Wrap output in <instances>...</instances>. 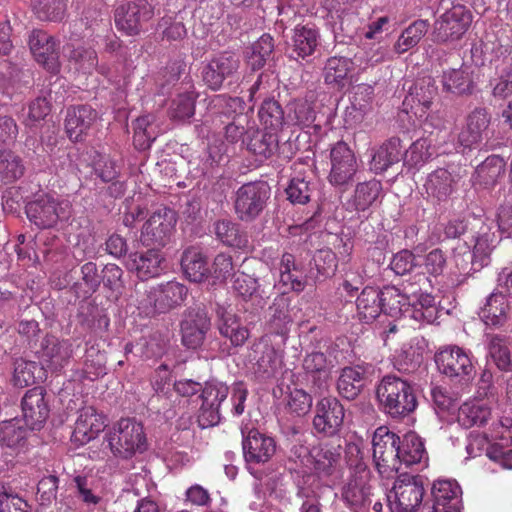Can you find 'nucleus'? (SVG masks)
<instances>
[{
  "label": "nucleus",
  "mask_w": 512,
  "mask_h": 512,
  "mask_svg": "<svg viewBox=\"0 0 512 512\" xmlns=\"http://www.w3.org/2000/svg\"><path fill=\"white\" fill-rule=\"evenodd\" d=\"M375 393L380 409L392 419L402 420L414 413L418 406L414 387L396 375L384 376Z\"/></svg>",
  "instance_id": "obj_1"
},
{
  "label": "nucleus",
  "mask_w": 512,
  "mask_h": 512,
  "mask_svg": "<svg viewBox=\"0 0 512 512\" xmlns=\"http://www.w3.org/2000/svg\"><path fill=\"white\" fill-rule=\"evenodd\" d=\"M104 439L112 454L122 459L143 453L148 447L144 427L134 418H121L106 432Z\"/></svg>",
  "instance_id": "obj_2"
},
{
  "label": "nucleus",
  "mask_w": 512,
  "mask_h": 512,
  "mask_svg": "<svg viewBox=\"0 0 512 512\" xmlns=\"http://www.w3.org/2000/svg\"><path fill=\"white\" fill-rule=\"evenodd\" d=\"M472 353L457 345L440 347L435 353V363L439 372L454 383L468 385L475 377L476 370Z\"/></svg>",
  "instance_id": "obj_3"
},
{
  "label": "nucleus",
  "mask_w": 512,
  "mask_h": 512,
  "mask_svg": "<svg viewBox=\"0 0 512 512\" xmlns=\"http://www.w3.org/2000/svg\"><path fill=\"white\" fill-rule=\"evenodd\" d=\"M399 436L386 426L378 427L372 437L373 461L380 475L389 478L400 469Z\"/></svg>",
  "instance_id": "obj_4"
},
{
  "label": "nucleus",
  "mask_w": 512,
  "mask_h": 512,
  "mask_svg": "<svg viewBox=\"0 0 512 512\" xmlns=\"http://www.w3.org/2000/svg\"><path fill=\"white\" fill-rule=\"evenodd\" d=\"M270 198V188L266 182L256 181L240 186L234 196V212L242 222L257 219Z\"/></svg>",
  "instance_id": "obj_5"
},
{
  "label": "nucleus",
  "mask_w": 512,
  "mask_h": 512,
  "mask_svg": "<svg viewBox=\"0 0 512 512\" xmlns=\"http://www.w3.org/2000/svg\"><path fill=\"white\" fill-rule=\"evenodd\" d=\"M424 487L419 476L402 474L388 494L391 512H415L422 504Z\"/></svg>",
  "instance_id": "obj_6"
},
{
  "label": "nucleus",
  "mask_w": 512,
  "mask_h": 512,
  "mask_svg": "<svg viewBox=\"0 0 512 512\" xmlns=\"http://www.w3.org/2000/svg\"><path fill=\"white\" fill-rule=\"evenodd\" d=\"M101 273L95 262L88 261L80 266L79 273L71 269L56 283L59 289L69 288L76 299L86 300L96 293L101 285Z\"/></svg>",
  "instance_id": "obj_7"
},
{
  "label": "nucleus",
  "mask_w": 512,
  "mask_h": 512,
  "mask_svg": "<svg viewBox=\"0 0 512 512\" xmlns=\"http://www.w3.org/2000/svg\"><path fill=\"white\" fill-rule=\"evenodd\" d=\"M69 205L54 197L43 194L26 205V215L30 222L40 229L54 227L59 220L69 217Z\"/></svg>",
  "instance_id": "obj_8"
},
{
  "label": "nucleus",
  "mask_w": 512,
  "mask_h": 512,
  "mask_svg": "<svg viewBox=\"0 0 512 512\" xmlns=\"http://www.w3.org/2000/svg\"><path fill=\"white\" fill-rule=\"evenodd\" d=\"M437 93L438 88L431 77L418 80L403 100L404 110L407 113H413L419 118L426 116V120L430 121L431 125L436 128H442L444 123L441 119H438V123H434V114H427Z\"/></svg>",
  "instance_id": "obj_9"
},
{
  "label": "nucleus",
  "mask_w": 512,
  "mask_h": 512,
  "mask_svg": "<svg viewBox=\"0 0 512 512\" xmlns=\"http://www.w3.org/2000/svg\"><path fill=\"white\" fill-rule=\"evenodd\" d=\"M471 20V14L465 6H453L435 21L432 40L447 43L460 39L468 30Z\"/></svg>",
  "instance_id": "obj_10"
},
{
  "label": "nucleus",
  "mask_w": 512,
  "mask_h": 512,
  "mask_svg": "<svg viewBox=\"0 0 512 512\" xmlns=\"http://www.w3.org/2000/svg\"><path fill=\"white\" fill-rule=\"evenodd\" d=\"M371 473L367 466L351 472L341 489L342 500L354 512H363L371 503Z\"/></svg>",
  "instance_id": "obj_11"
},
{
  "label": "nucleus",
  "mask_w": 512,
  "mask_h": 512,
  "mask_svg": "<svg viewBox=\"0 0 512 512\" xmlns=\"http://www.w3.org/2000/svg\"><path fill=\"white\" fill-rule=\"evenodd\" d=\"M154 16V8L147 0H134L115 10V25L129 36L138 35L143 26Z\"/></svg>",
  "instance_id": "obj_12"
},
{
  "label": "nucleus",
  "mask_w": 512,
  "mask_h": 512,
  "mask_svg": "<svg viewBox=\"0 0 512 512\" xmlns=\"http://www.w3.org/2000/svg\"><path fill=\"white\" fill-rule=\"evenodd\" d=\"M177 222L176 213L167 207L157 209L143 225L140 240L145 246H165Z\"/></svg>",
  "instance_id": "obj_13"
},
{
  "label": "nucleus",
  "mask_w": 512,
  "mask_h": 512,
  "mask_svg": "<svg viewBox=\"0 0 512 512\" xmlns=\"http://www.w3.org/2000/svg\"><path fill=\"white\" fill-rule=\"evenodd\" d=\"M330 161L329 182L335 187L349 185L358 170L354 152L345 142H337L331 149Z\"/></svg>",
  "instance_id": "obj_14"
},
{
  "label": "nucleus",
  "mask_w": 512,
  "mask_h": 512,
  "mask_svg": "<svg viewBox=\"0 0 512 512\" xmlns=\"http://www.w3.org/2000/svg\"><path fill=\"white\" fill-rule=\"evenodd\" d=\"M345 409L335 397H324L317 402L313 427L317 433L324 436H334L342 428Z\"/></svg>",
  "instance_id": "obj_15"
},
{
  "label": "nucleus",
  "mask_w": 512,
  "mask_h": 512,
  "mask_svg": "<svg viewBox=\"0 0 512 512\" xmlns=\"http://www.w3.org/2000/svg\"><path fill=\"white\" fill-rule=\"evenodd\" d=\"M58 46L56 39L43 30H33L29 36V47L35 60L53 74L60 70Z\"/></svg>",
  "instance_id": "obj_16"
},
{
  "label": "nucleus",
  "mask_w": 512,
  "mask_h": 512,
  "mask_svg": "<svg viewBox=\"0 0 512 512\" xmlns=\"http://www.w3.org/2000/svg\"><path fill=\"white\" fill-rule=\"evenodd\" d=\"M239 66L240 61L234 54L220 53L203 67L202 80L209 89L218 91L225 79L232 77L238 71Z\"/></svg>",
  "instance_id": "obj_17"
},
{
  "label": "nucleus",
  "mask_w": 512,
  "mask_h": 512,
  "mask_svg": "<svg viewBox=\"0 0 512 512\" xmlns=\"http://www.w3.org/2000/svg\"><path fill=\"white\" fill-rule=\"evenodd\" d=\"M188 293L187 287L177 281H168L151 287L147 292V302L155 312L165 313L180 306Z\"/></svg>",
  "instance_id": "obj_18"
},
{
  "label": "nucleus",
  "mask_w": 512,
  "mask_h": 512,
  "mask_svg": "<svg viewBox=\"0 0 512 512\" xmlns=\"http://www.w3.org/2000/svg\"><path fill=\"white\" fill-rule=\"evenodd\" d=\"M460 177L445 168H438L428 174L424 183L426 198L433 204L447 202L457 191Z\"/></svg>",
  "instance_id": "obj_19"
},
{
  "label": "nucleus",
  "mask_w": 512,
  "mask_h": 512,
  "mask_svg": "<svg viewBox=\"0 0 512 512\" xmlns=\"http://www.w3.org/2000/svg\"><path fill=\"white\" fill-rule=\"evenodd\" d=\"M210 318L201 308H191L181 322L182 343L189 349L200 347L210 329Z\"/></svg>",
  "instance_id": "obj_20"
},
{
  "label": "nucleus",
  "mask_w": 512,
  "mask_h": 512,
  "mask_svg": "<svg viewBox=\"0 0 512 512\" xmlns=\"http://www.w3.org/2000/svg\"><path fill=\"white\" fill-rule=\"evenodd\" d=\"M243 455L247 463L263 464L268 462L276 451L274 438L251 429L242 440Z\"/></svg>",
  "instance_id": "obj_21"
},
{
  "label": "nucleus",
  "mask_w": 512,
  "mask_h": 512,
  "mask_svg": "<svg viewBox=\"0 0 512 512\" xmlns=\"http://www.w3.org/2000/svg\"><path fill=\"white\" fill-rule=\"evenodd\" d=\"M107 426L106 416L94 407L87 406L80 410L72 433V440L85 445L95 439Z\"/></svg>",
  "instance_id": "obj_22"
},
{
  "label": "nucleus",
  "mask_w": 512,
  "mask_h": 512,
  "mask_svg": "<svg viewBox=\"0 0 512 512\" xmlns=\"http://www.w3.org/2000/svg\"><path fill=\"white\" fill-rule=\"evenodd\" d=\"M491 115L484 107H476L466 117V126L458 135V143L464 148H476L487 135Z\"/></svg>",
  "instance_id": "obj_23"
},
{
  "label": "nucleus",
  "mask_w": 512,
  "mask_h": 512,
  "mask_svg": "<svg viewBox=\"0 0 512 512\" xmlns=\"http://www.w3.org/2000/svg\"><path fill=\"white\" fill-rule=\"evenodd\" d=\"M45 389L36 386L29 389L22 398L23 420L30 430L39 429L49 415V406L45 400Z\"/></svg>",
  "instance_id": "obj_24"
},
{
  "label": "nucleus",
  "mask_w": 512,
  "mask_h": 512,
  "mask_svg": "<svg viewBox=\"0 0 512 512\" xmlns=\"http://www.w3.org/2000/svg\"><path fill=\"white\" fill-rule=\"evenodd\" d=\"M73 356V345L68 339L47 335L41 343L40 358L52 370L65 367Z\"/></svg>",
  "instance_id": "obj_25"
},
{
  "label": "nucleus",
  "mask_w": 512,
  "mask_h": 512,
  "mask_svg": "<svg viewBox=\"0 0 512 512\" xmlns=\"http://www.w3.org/2000/svg\"><path fill=\"white\" fill-rule=\"evenodd\" d=\"M96 119L97 112L89 105L69 107L65 118V130L69 139L79 141Z\"/></svg>",
  "instance_id": "obj_26"
},
{
  "label": "nucleus",
  "mask_w": 512,
  "mask_h": 512,
  "mask_svg": "<svg viewBox=\"0 0 512 512\" xmlns=\"http://www.w3.org/2000/svg\"><path fill=\"white\" fill-rule=\"evenodd\" d=\"M320 45L319 28L312 23L298 24L293 29L291 50L296 58L306 59L312 56Z\"/></svg>",
  "instance_id": "obj_27"
},
{
  "label": "nucleus",
  "mask_w": 512,
  "mask_h": 512,
  "mask_svg": "<svg viewBox=\"0 0 512 512\" xmlns=\"http://www.w3.org/2000/svg\"><path fill=\"white\" fill-rule=\"evenodd\" d=\"M369 369V365H355L343 368L337 380L339 394L347 400L356 399L365 386Z\"/></svg>",
  "instance_id": "obj_28"
},
{
  "label": "nucleus",
  "mask_w": 512,
  "mask_h": 512,
  "mask_svg": "<svg viewBox=\"0 0 512 512\" xmlns=\"http://www.w3.org/2000/svg\"><path fill=\"white\" fill-rule=\"evenodd\" d=\"M342 454L341 445L323 443L312 448L311 471L319 476H330L340 462Z\"/></svg>",
  "instance_id": "obj_29"
},
{
  "label": "nucleus",
  "mask_w": 512,
  "mask_h": 512,
  "mask_svg": "<svg viewBox=\"0 0 512 512\" xmlns=\"http://www.w3.org/2000/svg\"><path fill=\"white\" fill-rule=\"evenodd\" d=\"M441 83L445 92L459 96L470 95L475 88L473 69L471 66L463 64L457 69L445 70Z\"/></svg>",
  "instance_id": "obj_30"
},
{
  "label": "nucleus",
  "mask_w": 512,
  "mask_h": 512,
  "mask_svg": "<svg viewBox=\"0 0 512 512\" xmlns=\"http://www.w3.org/2000/svg\"><path fill=\"white\" fill-rule=\"evenodd\" d=\"M353 68L354 63L349 57H329L323 68L325 84L338 90L343 89L349 83V75Z\"/></svg>",
  "instance_id": "obj_31"
},
{
  "label": "nucleus",
  "mask_w": 512,
  "mask_h": 512,
  "mask_svg": "<svg viewBox=\"0 0 512 512\" xmlns=\"http://www.w3.org/2000/svg\"><path fill=\"white\" fill-rule=\"evenodd\" d=\"M164 258L156 249H149L144 253L129 255L128 267L134 269L141 279L157 277L164 270Z\"/></svg>",
  "instance_id": "obj_32"
},
{
  "label": "nucleus",
  "mask_w": 512,
  "mask_h": 512,
  "mask_svg": "<svg viewBox=\"0 0 512 512\" xmlns=\"http://www.w3.org/2000/svg\"><path fill=\"white\" fill-rule=\"evenodd\" d=\"M432 494L436 509H441L442 512H460L461 488L456 481H436L432 487Z\"/></svg>",
  "instance_id": "obj_33"
},
{
  "label": "nucleus",
  "mask_w": 512,
  "mask_h": 512,
  "mask_svg": "<svg viewBox=\"0 0 512 512\" xmlns=\"http://www.w3.org/2000/svg\"><path fill=\"white\" fill-rule=\"evenodd\" d=\"M509 310L510 305L506 296L500 292H493L487 297L479 315L486 325L499 328L508 321Z\"/></svg>",
  "instance_id": "obj_34"
},
{
  "label": "nucleus",
  "mask_w": 512,
  "mask_h": 512,
  "mask_svg": "<svg viewBox=\"0 0 512 512\" xmlns=\"http://www.w3.org/2000/svg\"><path fill=\"white\" fill-rule=\"evenodd\" d=\"M512 419L509 417L498 418L494 420L488 430L481 436H475L470 440L469 447L473 449L477 446L481 449L483 446L487 447L493 443L500 445H509L511 442V428Z\"/></svg>",
  "instance_id": "obj_35"
},
{
  "label": "nucleus",
  "mask_w": 512,
  "mask_h": 512,
  "mask_svg": "<svg viewBox=\"0 0 512 512\" xmlns=\"http://www.w3.org/2000/svg\"><path fill=\"white\" fill-rule=\"evenodd\" d=\"M357 315L365 323L374 321L382 312L380 289L366 286L356 299Z\"/></svg>",
  "instance_id": "obj_36"
},
{
  "label": "nucleus",
  "mask_w": 512,
  "mask_h": 512,
  "mask_svg": "<svg viewBox=\"0 0 512 512\" xmlns=\"http://www.w3.org/2000/svg\"><path fill=\"white\" fill-rule=\"evenodd\" d=\"M402 158V147L399 138H390L373 154L370 168L376 174L385 172L389 167L398 163Z\"/></svg>",
  "instance_id": "obj_37"
},
{
  "label": "nucleus",
  "mask_w": 512,
  "mask_h": 512,
  "mask_svg": "<svg viewBox=\"0 0 512 512\" xmlns=\"http://www.w3.org/2000/svg\"><path fill=\"white\" fill-rule=\"evenodd\" d=\"M181 267L190 281L202 282L210 269L204 254L196 247H188L181 257Z\"/></svg>",
  "instance_id": "obj_38"
},
{
  "label": "nucleus",
  "mask_w": 512,
  "mask_h": 512,
  "mask_svg": "<svg viewBox=\"0 0 512 512\" xmlns=\"http://www.w3.org/2000/svg\"><path fill=\"white\" fill-rule=\"evenodd\" d=\"M45 378L46 372L41 364L23 358L15 360L12 378L15 386L24 388L43 381Z\"/></svg>",
  "instance_id": "obj_39"
},
{
  "label": "nucleus",
  "mask_w": 512,
  "mask_h": 512,
  "mask_svg": "<svg viewBox=\"0 0 512 512\" xmlns=\"http://www.w3.org/2000/svg\"><path fill=\"white\" fill-rule=\"evenodd\" d=\"M490 418V406L480 401L465 402L458 409L457 421L464 428L483 426Z\"/></svg>",
  "instance_id": "obj_40"
},
{
  "label": "nucleus",
  "mask_w": 512,
  "mask_h": 512,
  "mask_svg": "<svg viewBox=\"0 0 512 512\" xmlns=\"http://www.w3.org/2000/svg\"><path fill=\"white\" fill-rule=\"evenodd\" d=\"M400 466L419 464L426 457V450L422 439L415 433H407L403 439L399 437Z\"/></svg>",
  "instance_id": "obj_41"
},
{
  "label": "nucleus",
  "mask_w": 512,
  "mask_h": 512,
  "mask_svg": "<svg viewBox=\"0 0 512 512\" xmlns=\"http://www.w3.org/2000/svg\"><path fill=\"white\" fill-rule=\"evenodd\" d=\"M428 20L418 19L406 27L394 44V51L403 54L419 44L429 29Z\"/></svg>",
  "instance_id": "obj_42"
},
{
  "label": "nucleus",
  "mask_w": 512,
  "mask_h": 512,
  "mask_svg": "<svg viewBox=\"0 0 512 512\" xmlns=\"http://www.w3.org/2000/svg\"><path fill=\"white\" fill-rule=\"evenodd\" d=\"M25 172L23 159L9 149L0 150V182L12 184L20 179Z\"/></svg>",
  "instance_id": "obj_43"
},
{
  "label": "nucleus",
  "mask_w": 512,
  "mask_h": 512,
  "mask_svg": "<svg viewBox=\"0 0 512 512\" xmlns=\"http://www.w3.org/2000/svg\"><path fill=\"white\" fill-rule=\"evenodd\" d=\"M383 313L398 318L409 317V302H406L401 289L396 286H385L380 290Z\"/></svg>",
  "instance_id": "obj_44"
},
{
  "label": "nucleus",
  "mask_w": 512,
  "mask_h": 512,
  "mask_svg": "<svg viewBox=\"0 0 512 512\" xmlns=\"http://www.w3.org/2000/svg\"><path fill=\"white\" fill-rule=\"evenodd\" d=\"M214 233L219 241L229 247L244 248L248 244L246 233L240 231L237 223L228 219L216 221Z\"/></svg>",
  "instance_id": "obj_45"
},
{
  "label": "nucleus",
  "mask_w": 512,
  "mask_h": 512,
  "mask_svg": "<svg viewBox=\"0 0 512 512\" xmlns=\"http://www.w3.org/2000/svg\"><path fill=\"white\" fill-rule=\"evenodd\" d=\"M496 236L489 231L488 227H482L479 235L476 237L473 252H467V256L471 259L473 265L478 264L484 267L489 264L490 255L495 248Z\"/></svg>",
  "instance_id": "obj_46"
},
{
  "label": "nucleus",
  "mask_w": 512,
  "mask_h": 512,
  "mask_svg": "<svg viewBox=\"0 0 512 512\" xmlns=\"http://www.w3.org/2000/svg\"><path fill=\"white\" fill-rule=\"evenodd\" d=\"M258 116L265 130L276 134L286 124L285 113L279 102L274 99H265L263 101Z\"/></svg>",
  "instance_id": "obj_47"
},
{
  "label": "nucleus",
  "mask_w": 512,
  "mask_h": 512,
  "mask_svg": "<svg viewBox=\"0 0 512 512\" xmlns=\"http://www.w3.org/2000/svg\"><path fill=\"white\" fill-rule=\"evenodd\" d=\"M282 364V357L278 351L272 345H265L255 364L254 373L258 379L268 380L278 373Z\"/></svg>",
  "instance_id": "obj_48"
},
{
  "label": "nucleus",
  "mask_w": 512,
  "mask_h": 512,
  "mask_svg": "<svg viewBox=\"0 0 512 512\" xmlns=\"http://www.w3.org/2000/svg\"><path fill=\"white\" fill-rule=\"evenodd\" d=\"M29 427L20 419L0 423V444L9 448L22 447L27 439Z\"/></svg>",
  "instance_id": "obj_49"
},
{
  "label": "nucleus",
  "mask_w": 512,
  "mask_h": 512,
  "mask_svg": "<svg viewBox=\"0 0 512 512\" xmlns=\"http://www.w3.org/2000/svg\"><path fill=\"white\" fill-rule=\"evenodd\" d=\"M488 353L497 368L501 371L512 369L511 352L505 336L493 334L487 336Z\"/></svg>",
  "instance_id": "obj_50"
},
{
  "label": "nucleus",
  "mask_w": 512,
  "mask_h": 512,
  "mask_svg": "<svg viewBox=\"0 0 512 512\" xmlns=\"http://www.w3.org/2000/svg\"><path fill=\"white\" fill-rule=\"evenodd\" d=\"M278 148V135L274 132L255 131L247 143V149L261 159H268Z\"/></svg>",
  "instance_id": "obj_51"
},
{
  "label": "nucleus",
  "mask_w": 512,
  "mask_h": 512,
  "mask_svg": "<svg viewBox=\"0 0 512 512\" xmlns=\"http://www.w3.org/2000/svg\"><path fill=\"white\" fill-rule=\"evenodd\" d=\"M382 191L380 181L372 179L356 185L352 206L356 211L367 210L379 197Z\"/></svg>",
  "instance_id": "obj_52"
},
{
  "label": "nucleus",
  "mask_w": 512,
  "mask_h": 512,
  "mask_svg": "<svg viewBox=\"0 0 512 512\" xmlns=\"http://www.w3.org/2000/svg\"><path fill=\"white\" fill-rule=\"evenodd\" d=\"M198 93L190 86V90L179 93L171 102L169 115L175 120L190 119L195 114Z\"/></svg>",
  "instance_id": "obj_53"
},
{
  "label": "nucleus",
  "mask_w": 512,
  "mask_h": 512,
  "mask_svg": "<svg viewBox=\"0 0 512 512\" xmlns=\"http://www.w3.org/2000/svg\"><path fill=\"white\" fill-rule=\"evenodd\" d=\"M437 312L434 296L426 292L413 303H409V317L419 323H432Z\"/></svg>",
  "instance_id": "obj_54"
},
{
  "label": "nucleus",
  "mask_w": 512,
  "mask_h": 512,
  "mask_svg": "<svg viewBox=\"0 0 512 512\" xmlns=\"http://www.w3.org/2000/svg\"><path fill=\"white\" fill-rule=\"evenodd\" d=\"M316 114L307 100H294L288 105L286 124L299 127H308L315 120Z\"/></svg>",
  "instance_id": "obj_55"
},
{
  "label": "nucleus",
  "mask_w": 512,
  "mask_h": 512,
  "mask_svg": "<svg viewBox=\"0 0 512 512\" xmlns=\"http://www.w3.org/2000/svg\"><path fill=\"white\" fill-rule=\"evenodd\" d=\"M67 57L75 69L84 74H91L98 66V56L92 48L84 46L73 47Z\"/></svg>",
  "instance_id": "obj_56"
},
{
  "label": "nucleus",
  "mask_w": 512,
  "mask_h": 512,
  "mask_svg": "<svg viewBox=\"0 0 512 512\" xmlns=\"http://www.w3.org/2000/svg\"><path fill=\"white\" fill-rule=\"evenodd\" d=\"M315 190V184L305 177H293L286 188L287 199L293 204L308 203Z\"/></svg>",
  "instance_id": "obj_57"
},
{
  "label": "nucleus",
  "mask_w": 512,
  "mask_h": 512,
  "mask_svg": "<svg viewBox=\"0 0 512 512\" xmlns=\"http://www.w3.org/2000/svg\"><path fill=\"white\" fill-rule=\"evenodd\" d=\"M35 14L40 20L60 21L65 14V3L63 0H32Z\"/></svg>",
  "instance_id": "obj_58"
},
{
  "label": "nucleus",
  "mask_w": 512,
  "mask_h": 512,
  "mask_svg": "<svg viewBox=\"0 0 512 512\" xmlns=\"http://www.w3.org/2000/svg\"><path fill=\"white\" fill-rule=\"evenodd\" d=\"M303 369L316 382L329 376L330 362L324 353L312 352L305 356Z\"/></svg>",
  "instance_id": "obj_59"
},
{
  "label": "nucleus",
  "mask_w": 512,
  "mask_h": 512,
  "mask_svg": "<svg viewBox=\"0 0 512 512\" xmlns=\"http://www.w3.org/2000/svg\"><path fill=\"white\" fill-rule=\"evenodd\" d=\"M271 316L268 322L269 331L275 335L286 336L289 332V325L292 323L289 309L286 304L274 303L270 307Z\"/></svg>",
  "instance_id": "obj_60"
},
{
  "label": "nucleus",
  "mask_w": 512,
  "mask_h": 512,
  "mask_svg": "<svg viewBox=\"0 0 512 512\" xmlns=\"http://www.w3.org/2000/svg\"><path fill=\"white\" fill-rule=\"evenodd\" d=\"M229 394V387L220 381L212 380L205 383L202 387L200 398L206 405L221 409L222 403L227 399Z\"/></svg>",
  "instance_id": "obj_61"
},
{
  "label": "nucleus",
  "mask_w": 512,
  "mask_h": 512,
  "mask_svg": "<svg viewBox=\"0 0 512 512\" xmlns=\"http://www.w3.org/2000/svg\"><path fill=\"white\" fill-rule=\"evenodd\" d=\"M259 288L257 278L244 272L234 274L232 289L235 295L247 302L252 299Z\"/></svg>",
  "instance_id": "obj_62"
},
{
  "label": "nucleus",
  "mask_w": 512,
  "mask_h": 512,
  "mask_svg": "<svg viewBox=\"0 0 512 512\" xmlns=\"http://www.w3.org/2000/svg\"><path fill=\"white\" fill-rule=\"evenodd\" d=\"M336 20L338 21L340 30L346 37L354 39L355 37L363 36L365 26L364 20L359 16L354 8L346 11Z\"/></svg>",
  "instance_id": "obj_63"
},
{
  "label": "nucleus",
  "mask_w": 512,
  "mask_h": 512,
  "mask_svg": "<svg viewBox=\"0 0 512 512\" xmlns=\"http://www.w3.org/2000/svg\"><path fill=\"white\" fill-rule=\"evenodd\" d=\"M0 512H31V507L23 497L3 488L0 491Z\"/></svg>",
  "instance_id": "obj_64"
}]
</instances>
